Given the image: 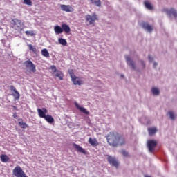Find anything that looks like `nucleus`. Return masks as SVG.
I'll list each match as a JSON object with an SVG mask.
<instances>
[{
    "instance_id": "37998d69",
    "label": "nucleus",
    "mask_w": 177,
    "mask_h": 177,
    "mask_svg": "<svg viewBox=\"0 0 177 177\" xmlns=\"http://www.w3.org/2000/svg\"><path fill=\"white\" fill-rule=\"evenodd\" d=\"M145 177H150L149 176H145Z\"/></svg>"
},
{
    "instance_id": "2f4dec72",
    "label": "nucleus",
    "mask_w": 177,
    "mask_h": 177,
    "mask_svg": "<svg viewBox=\"0 0 177 177\" xmlns=\"http://www.w3.org/2000/svg\"><path fill=\"white\" fill-rule=\"evenodd\" d=\"M28 46L29 48V50H31L33 53H37V48L32 46V44H28Z\"/></svg>"
},
{
    "instance_id": "9d476101",
    "label": "nucleus",
    "mask_w": 177,
    "mask_h": 177,
    "mask_svg": "<svg viewBox=\"0 0 177 177\" xmlns=\"http://www.w3.org/2000/svg\"><path fill=\"white\" fill-rule=\"evenodd\" d=\"M125 59H126L128 66H129L131 67V68H133V70H136V66L135 65V62H133V61H132V59H131V57H129V56L127 55L125 57Z\"/></svg>"
},
{
    "instance_id": "9b49d317",
    "label": "nucleus",
    "mask_w": 177,
    "mask_h": 177,
    "mask_svg": "<svg viewBox=\"0 0 177 177\" xmlns=\"http://www.w3.org/2000/svg\"><path fill=\"white\" fill-rule=\"evenodd\" d=\"M37 113H38V115H39V117H40V118H45V117L46 115V113H48V109H46V108H43V110H42V109L38 108Z\"/></svg>"
},
{
    "instance_id": "58836bf2",
    "label": "nucleus",
    "mask_w": 177,
    "mask_h": 177,
    "mask_svg": "<svg viewBox=\"0 0 177 177\" xmlns=\"http://www.w3.org/2000/svg\"><path fill=\"white\" fill-rule=\"evenodd\" d=\"M13 117H14V118H17V113H15L13 114Z\"/></svg>"
},
{
    "instance_id": "cd10ccee",
    "label": "nucleus",
    "mask_w": 177,
    "mask_h": 177,
    "mask_svg": "<svg viewBox=\"0 0 177 177\" xmlns=\"http://www.w3.org/2000/svg\"><path fill=\"white\" fill-rule=\"evenodd\" d=\"M55 77H57V78H59L61 81L63 80V73H62V71H57V72H55Z\"/></svg>"
},
{
    "instance_id": "72a5a7b5",
    "label": "nucleus",
    "mask_w": 177,
    "mask_h": 177,
    "mask_svg": "<svg viewBox=\"0 0 177 177\" xmlns=\"http://www.w3.org/2000/svg\"><path fill=\"white\" fill-rule=\"evenodd\" d=\"M50 70H52L53 73H57V68H56V66H55V65H53L50 67Z\"/></svg>"
},
{
    "instance_id": "f03ea898",
    "label": "nucleus",
    "mask_w": 177,
    "mask_h": 177,
    "mask_svg": "<svg viewBox=\"0 0 177 177\" xmlns=\"http://www.w3.org/2000/svg\"><path fill=\"white\" fill-rule=\"evenodd\" d=\"M12 28L17 31L18 32H21L23 31V24H21V20L14 19L12 20Z\"/></svg>"
},
{
    "instance_id": "6ab92c4d",
    "label": "nucleus",
    "mask_w": 177,
    "mask_h": 177,
    "mask_svg": "<svg viewBox=\"0 0 177 177\" xmlns=\"http://www.w3.org/2000/svg\"><path fill=\"white\" fill-rule=\"evenodd\" d=\"M62 32L64 31V32L68 33L70 31H71V29L70 28V26L66 24H63L62 25Z\"/></svg>"
},
{
    "instance_id": "a878e982",
    "label": "nucleus",
    "mask_w": 177,
    "mask_h": 177,
    "mask_svg": "<svg viewBox=\"0 0 177 177\" xmlns=\"http://www.w3.org/2000/svg\"><path fill=\"white\" fill-rule=\"evenodd\" d=\"M58 42L60 45H62L63 46H67V41L66 40V39L59 38Z\"/></svg>"
},
{
    "instance_id": "b1692460",
    "label": "nucleus",
    "mask_w": 177,
    "mask_h": 177,
    "mask_svg": "<svg viewBox=\"0 0 177 177\" xmlns=\"http://www.w3.org/2000/svg\"><path fill=\"white\" fill-rule=\"evenodd\" d=\"M111 164L115 168H118V167H120V162H118V160L114 158H111Z\"/></svg>"
},
{
    "instance_id": "0eeeda50",
    "label": "nucleus",
    "mask_w": 177,
    "mask_h": 177,
    "mask_svg": "<svg viewBox=\"0 0 177 177\" xmlns=\"http://www.w3.org/2000/svg\"><path fill=\"white\" fill-rule=\"evenodd\" d=\"M10 91H11V95L13 96L15 100H19L20 99V93L17 91L15 87L14 86H10Z\"/></svg>"
},
{
    "instance_id": "c85d7f7f",
    "label": "nucleus",
    "mask_w": 177,
    "mask_h": 177,
    "mask_svg": "<svg viewBox=\"0 0 177 177\" xmlns=\"http://www.w3.org/2000/svg\"><path fill=\"white\" fill-rule=\"evenodd\" d=\"M41 55L44 56V57H49V52H48L47 49H43L41 50Z\"/></svg>"
},
{
    "instance_id": "c9c22d12",
    "label": "nucleus",
    "mask_w": 177,
    "mask_h": 177,
    "mask_svg": "<svg viewBox=\"0 0 177 177\" xmlns=\"http://www.w3.org/2000/svg\"><path fill=\"white\" fill-rule=\"evenodd\" d=\"M106 140L108 143H109V145H111V143L110 142V136H106Z\"/></svg>"
},
{
    "instance_id": "412c9836",
    "label": "nucleus",
    "mask_w": 177,
    "mask_h": 177,
    "mask_svg": "<svg viewBox=\"0 0 177 177\" xmlns=\"http://www.w3.org/2000/svg\"><path fill=\"white\" fill-rule=\"evenodd\" d=\"M148 132H149L150 136H153V135H156V133L157 132V128H156V127L149 128Z\"/></svg>"
},
{
    "instance_id": "a211bd4d",
    "label": "nucleus",
    "mask_w": 177,
    "mask_h": 177,
    "mask_svg": "<svg viewBox=\"0 0 177 177\" xmlns=\"http://www.w3.org/2000/svg\"><path fill=\"white\" fill-rule=\"evenodd\" d=\"M54 31L57 35L62 34L63 32V29L59 25H57L54 27Z\"/></svg>"
},
{
    "instance_id": "dca6fc26",
    "label": "nucleus",
    "mask_w": 177,
    "mask_h": 177,
    "mask_svg": "<svg viewBox=\"0 0 177 177\" xmlns=\"http://www.w3.org/2000/svg\"><path fill=\"white\" fill-rule=\"evenodd\" d=\"M142 28H144V30H147L149 32H151V31H153V26L146 22L142 23Z\"/></svg>"
},
{
    "instance_id": "4468645a",
    "label": "nucleus",
    "mask_w": 177,
    "mask_h": 177,
    "mask_svg": "<svg viewBox=\"0 0 177 177\" xmlns=\"http://www.w3.org/2000/svg\"><path fill=\"white\" fill-rule=\"evenodd\" d=\"M18 125H19V127L22 128V129H26V128H28V124L23 121V118L18 119Z\"/></svg>"
},
{
    "instance_id": "2eb2a0df",
    "label": "nucleus",
    "mask_w": 177,
    "mask_h": 177,
    "mask_svg": "<svg viewBox=\"0 0 177 177\" xmlns=\"http://www.w3.org/2000/svg\"><path fill=\"white\" fill-rule=\"evenodd\" d=\"M88 143L93 146V147H96V146H99V142H97V140L96 138H88Z\"/></svg>"
},
{
    "instance_id": "ea45409f",
    "label": "nucleus",
    "mask_w": 177,
    "mask_h": 177,
    "mask_svg": "<svg viewBox=\"0 0 177 177\" xmlns=\"http://www.w3.org/2000/svg\"><path fill=\"white\" fill-rule=\"evenodd\" d=\"M108 161L109 164H111V158L110 157L108 158Z\"/></svg>"
},
{
    "instance_id": "1a4fd4ad",
    "label": "nucleus",
    "mask_w": 177,
    "mask_h": 177,
    "mask_svg": "<svg viewBox=\"0 0 177 177\" xmlns=\"http://www.w3.org/2000/svg\"><path fill=\"white\" fill-rule=\"evenodd\" d=\"M60 9L63 12H66L67 13L74 12V8H73V6H71L70 5L61 4Z\"/></svg>"
},
{
    "instance_id": "4c0bfd02",
    "label": "nucleus",
    "mask_w": 177,
    "mask_h": 177,
    "mask_svg": "<svg viewBox=\"0 0 177 177\" xmlns=\"http://www.w3.org/2000/svg\"><path fill=\"white\" fill-rule=\"evenodd\" d=\"M148 59L149 62H153V58L150 55H149Z\"/></svg>"
},
{
    "instance_id": "f8f14e48",
    "label": "nucleus",
    "mask_w": 177,
    "mask_h": 177,
    "mask_svg": "<svg viewBox=\"0 0 177 177\" xmlns=\"http://www.w3.org/2000/svg\"><path fill=\"white\" fill-rule=\"evenodd\" d=\"M75 106L76 108H77L78 110H80V111H81V113H83L84 114H86V115H89V111H88L86 110V109L80 106V104H78V103L75 102Z\"/></svg>"
},
{
    "instance_id": "f257e3e1",
    "label": "nucleus",
    "mask_w": 177,
    "mask_h": 177,
    "mask_svg": "<svg viewBox=\"0 0 177 177\" xmlns=\"http://www.w3.org/2000/svg\"><path fill=\"white\" fill-rule=\"evenodd\" d=\"M122 145H125V139H124V137L118 133H113L112 146L115 147L117 146H122Z\"/></svg>"
},
{
    "instance_id": "6e6552de",
    "label": "nucleus",
    "mask_w": 177,
    "mask_h": 177,
    "mask_svg": "<svg viewBox=\"0 0 177 177\" xmlns=\"http://www.w3.org/2000/svg\"><path fill=\"white\" fill-rule=\"evenodd\" d=\"M147 146L149 149V151L150 153H154V148L157 146V141L154 140H149L147 142Z\"/></svg>"
},
{
    "instance_id": "f3484780",
    "label": "nucleus",
    "mask_w": 177,
    "mask_h": 177,
    "mask_svg": "<svg viewBox=\"0 0 177 177\" xmlns=\"http://www.w3.org/2000/svg\"><path fill=\"white\" fill-rule=\"evenodd\" d=\"M167 13L169 16H174V17H177V12L175 9L171 8L170 10H167Z\"/></svg>"
},
{
    "instance_id": "c756f323",
    "label": "nucleus",
    "mask_w": 177,
    "mask_h": 177,
    "mask_svg": "<svg viewBox=\"0 0 177 177\" xmlns=\"http://www.w3.org/2000/svg\"><path fill=\"white\" fill-rule=\"evenodd\" d=\"M167 115H169L170 119L173 121L175 120V113H174L172 111H169Z\"/></svg>"
},
{
    "instance_id": "79ce46f5",
    "label": "nucleus",
    "mask_w": 177,
    "mask_h": 177,
    "mask_svg": "<svg viewBox=\"0 0 177 177\" xmlns=\"http://www.w3.org/2000/svg\"><path fill=\"white\" fill-rule=\"evenodd\" d=\"M122 78H124V75H121Z\"/></svg>"
},
{
    "instance_id": "a19ab883",
    "label": "nucleus",
    "mask_w": 177,
    "mask_h": 177,
    "mask_svg": "<svg viewBox=\"0 0 177 177\" xmlns=\"http://www.w3.org/2000/svg\"><path fill=\"white\" fill-rule=\"evenodd\" d=\"M156 66H157V63L153 64V67H156Z\"/></svg>"
},
{
    "instance_id": "ddd939ff",
    "label": "nucleus",
    "mask_w": 177,
    "mask_h": 177,
    "mask_svg": "<svg viewBox=\"0 0 177 177\" xmlns=\"http://www.w3.org/2000/svg\"><path fill=\"white\" fill-rule=\"evenodd\" d=\"M73 146L74 147V149H75V150H77V151H78L79 153H82V154H86V151H85V149H84V148L81 147V146L73 143Z\"/></svg>"
},
{
    "instance_id": "7ed1b4c3",
    "label": "nucleus",
    "mask_w": 177,
    "mask_h": 177,
    "mask_svg": "<svg viewBox=\"0 0 177 177\" xmlns=\"http://www.w3.org/2000/svg\"><path fill=\"white\" fill-rule=\"evenodd\" d=\"M12 174L15 177H28V176L26 175V173L24 171H23V169H21V167L19 165L14 168L12 170Z\"/></svg>"
},
{
    "instance_id": "7c9ffc66",
    "label": "nucleus",
    "mask_w": 177,
    "mask_h": 177,
    "mask_svg": "<svg viewBox=\"0 0 177 177\" xmlns=\"http://www.w3.org/2000/svg\"><path fill=\"white\" fill-rule=\"evenodd\" d=\"M23 3L28 6H32V1H31V0H23Z\"/></svg>"
},
{
    "instance_id": "aec40b11",
    "label": "nucleus",
    "mask_w": 177,
    "mask_h": 177,
    "mask_svg": "<svg viewBox=\"0 0 177 177\" xmlns=\"http://www.w3.org/2000/svg\"><path fill=\"white\" fill-rule=\"evenodd\" d=\"M44 120H46V121H47V122H49V124H52V123L55 122V119L50 115H46L44 117Z\"/></svg>"
},
{
    "instance_id": "39448f33",
    "label": "nucleus",
    "mask_w": 177,
    "mask_h": 177,
    "mask_svg": "<svg viewBox=\"0 0 177 177\" xmlns=\"http://www.w3.org/2000/svg\"><path fill=\"white\" fill-rule=\"evenodd\" d=\"M96 20H99V18L97 17V15H96V13H93L92 15H86V23H88V26L94 24Z\"/></svg>"
},
{
    "instance_id": "20e7f679",
    "label": "nucleus",
    "mask_w": 177,
    "mask_h": 177,
    "mask_svg": "<svg viewBox=\"0 0 177 177\" xmlns=\"http://www.w3.org/2000/svg\"><path fill=\"white\" fill-rule=\"evenodd\" d=\"M70 77L71 78L72 82H73V85H78L79 86H81L82 84H84V82L80 79V77H77L74 75V73H73V71H71L69 72Z\"/></svg>"
},
{
    "instance_id": "423d86ee",
    "label": "nucleus",
    "mask_w": 177,
    "mask_h": 177,
    "mask_svg": "<svg viewBox=\"0 0 177 177\" xmlns=\"http://www.w3.org/2000/svg\"><path fill=\"white\" fill-rule=\"evenodd\" d=\"M24 64L26 67V68H29L30 71H32V73H35L37 71V68L34 65V63L31 62V60L28 59L27 61H25Z\"/></svg>"
},
{
    "instance_id": "4be33fe9",
    "label": "nucleus",
    "mask_w": 177,
    "mask_h": 177,
    "mask_svg": "<svg viewBox=\"0 0 177 177\" xmlns=\"http://www.w3.org/2000/svg\"><path fill=\"white\" fill-rule=\"evenodd\" d=\"M144 5H145V8H147V9H148L149 10H153V7L151 5V3H150V1H145Z\"/></svg>"
},
{
    "instance_id": "5701e85b",
    "label": "nucleus",
    "mask_w": 177,
    "mask_h": 177,
    "mask_svg": "<svg viewBox=\"0 0 177 177\" xmlns=\"http://www.w3.org/2000/svg\"><path fill=\"white\" fill-rule=\"evenodd\" d=\"M1 162H8L10 160L9 157L5 154H2L0 156Z\"/></svg>"
},
{
    "instance_id": "473e14b6",
    "label": "nucleus",
    "mask_w": 177,
    "mask_h": 177,
    "mask_svg": "<svg viewBox=\"0 0 177 177\" xmlns=\"http://www.w3.org/2000/svg\"><path fill=\"white\" fill-rule=\"evenodd\" d=\"M25 34H26V35H30L31 37H33V35H35V34H34V31L32 30H26L25 31Z\"/></svg>"
},
{
    "instance_id": "e433bc0d",
    "label": "nucleus",
    "mask_w": 177,
    "mask_h": 177,
    "mask_svg": "<svg viewBox=\"0 0 177 177\" xmlns=\"http://www.w3.org/2000/svg\"><path fill=\"white\" fill-rule=\"evenodd\" d=\"M140 63H141V66H142L143 68H145V67L146 66L145 64V62L140 61Z\"/></svg>"
},
{
    "instance_id": "f704fd0d",
    "label": "nucleus",
    "mask_w": 177,
    "mask_h": 177,
    "mask_svg": "<svg viewBox=\"0 0 177 177\" xmlns=\"http://www.w3.org/2000/svg\"><path fill=\"white\" fill-rule=\"evenodd\" d=\"M121 153L124 157H128V152H127V151L122 150L121 151Z\"/></svg>"
},
{
    "instance_id": "393cba45",
    "label": "nucleus",
    "mask_w": 177,
    "mask_h": 177,
    "mask_svg": "<svg viewBox=\"0 0 177 177\" xmlns=\"http://www.w3.org/2000/svg\"><path fill=\"white\" fill-rule=\"evenodd\" d=\"M91 3L95 6H102V1L100 0H90Z\"/></svg>"
},
{
    "instance_id": "bb28decb",
    "label": "nucleus",
    "mask_w": 177,
    "mask_h": 177,
    "mask_svg": "<svg viewBox=\"0 0 177 177\" xmlns=\"http://www.w3.org/2000/svg\"><path fill=\"white\" fill-rule=\"evenodd\" d=\"M151 92L154 96H158L160 95V90L156 87L151 88Z\"/></svg>"
}]
</instances>
